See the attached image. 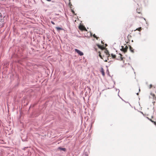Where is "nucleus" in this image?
I'll use <instances>...</instances> for the list:
<instances>
[{
	"label": "nucleus",
	"mask_w": 156,
	"mask_h": 156,
	"mask_svg": "<svg viewBox=\"0 0 156 156\" xmlns=\"http://www.w3.org/2000/svg\"><path fill=\"white\" fill-rule=\"evenodd\" d=\"M119 56L118 57L117 59L118 60L122 61L124 63L125 59V58L123 57L122 55L121 54L119 53Z\"/></svg>",
	"instance_id": "obj_1"
},
{
	"label": "nucleus",
	"mask_w": 156,
	"mask_h": 156,
	"mask_svg": "<svg viewBox=\"0 0 156 156\" xmlns=\"http://www.w3.org/2000/svg\"><path fill=\"white\" fill-rule=\"evenodd\" d=\"M128 49V47L127 45H126L125 48H124V46H122V49H121V50L125 53L127 52Z\"/></svg>",
	"instance_id": "obj_2"
},
{
	"label": "nucleus",
	"mask_w": 156,
	"mask_h": 156,
	"mask_svg": "<svg viewBox=\"0 0 156 156\" xmlns=\"http://www.w3.org/2000/svg\"><path fill=\"white\" fill-rule=\"evenodd\" d=\"M104 52L105 54L106 57L108 58H108L110 56V55L109 54V51L107 49H105L104 51Z\"/></svg>",
	"instance_id": "obj_3"
},
{
	"label": "nucleus",
	"mask_w": 156,
	"mask_h": 156,
	"mask_svg": "<svg viewBox=\"0 0 156 156\" xmlns=\"http://www.w3.org/2000/svg\"><path fill=\"white\" fill-rule=\"evenodd\" d=\"M75 50L76 52L77 53H78L80 55L82 56L83 55V52H81L79 50L75 49Z\"/></svg>",
	"instance_id": "obj_4"
},
{
	"label": "nucleus",
	"mask_w": 156,
	"mask_h": 156,
	"mask_svg": "<svg viewBox=\"0 0 156 156\" xmlns=\"http://www.w3.org/2000/svg\"><path fill=\"white\" fill-rule=\"evenodd\" d=\"M79 29L82 30H85L86 31H87L86 28L84 27V26H83V25H80L79 27Z\"/></svg>",
	"instance_id": "obj_5"
},
{
	"label": "nucleus",
	"mask_w": 156,
	"mask_h": 156,
	"mask_svg": "<svg viewBox=\"0 0 156 156\" xmlns=\"http://www.w3.org/2000/svg\"><path fill=\"white\" fill-rule=\"evenodd\" d=\"M99 56L101 59H103L105 62H107V60L106 59H104V58H103V57H104V56H103V57H102V56L101 55V54L100 52H99Z\"/></svg>",
	"instance_id": "obj_6"
},
{
	"label": "nucleus",
	"mask_w": 156,
	"mask_h": 156,
	"mask_svg": "<svg viewBox=\"0 0 156 156\" xmlns=\"http://www.w3.org/2000/svg\"><path fill=\"white\" fill-rule=\"evenodd\" d=\"M97 46L99 48L101 49L102 50H103V49H105V47L101 46V45H99V44H98Z\"/></svg>",
	"instance_id": "obj_7"
},
{
	"label": "nucleus",
	"mask_w": 156,
	"mask_h": 156,
	"mask_svg": "<svg viewBox=\"0 0 156 156\" xmlns=\"http://www.w3.org/2000/svg\"><path fill=\"white\" fill-rule=\"evenodd\" d=\"M151 95L152 97V98H153V99H154V100H156V97L155 95L154 94H153L152 93H151Z\"/></svg>",
	"instance_id": "obj_8"
},
{
	"label": "nucleus",
	"mask_w": 156,
	"mask_h": 156,
	"mask_svg": "<svg viewBox=\"0 0 156 156\" xmlns=\"http://www.w3.org/2000/svg\"><path fill=\"white\" fill-rule=\"evenodd\" d=\"M129 46V50L132 53H133L134 52V49H133V48H132L131 46Z\"/></svg>",
	"instance_id": "obj_9"
},
{
	"label": "nucleus",
	"mask_w": 156,
	"mask_h": 156,
	"mask_svg": "<svg viewBox=\"0 0 156 156\" xmlns=\"http://www.w3.org/2000/svg\"><path fill=\"white\" fill-rule=\"evenodd\" d=\"M137 12L138 13L140 14L141 13V11L140 9V8H139V9H137Z\"/></svg>",
	"instance_id": "obj_10"
},
{
	"label": "nucleus",
	"mask_w": 156,
	"mask_h": 156,
	"mask_svg": "<svg viewBox=\"0 0 156 156\" xmlns=\"http://www.w3.org/2000/svg\"><path fill=\"white\" fill-rule=\"evenodd\" d=\"M56 29L58 31L62 30V28L58 27H56Z\"/></svg>",
	"instance_id": "obj_11"
},
{
	"label": "nucleus",
	"mask_w": 156,
	"mask_h": 156,
	"mask_svg": "<svg viewBox=\"0 0 156 156\" xmlns=\"http://www.w3.org/2000/svg\"><path fill=\"white\" fill-rule=\"evenodd\" d=\"M101 73H102V75L103 76H104L105 75V73H104V70L103 68H102V69H101Z\"/></svg>",
	"instance_id": "obj_12"
},
{
	"label": "nucleus",
	"mask_w": 156,
	"mask_h": 156,
	"mask_svg": "<svg viewBox=\"0 0 156 156\" xmlns=\"http://www.w3.org/2000/svg\"><path fill=\"white\" fill-rule=\"evenodd\" d=\"M150 120L151 122H153V123H154V124L156 126V122L154 121H153V120H152L151 119H150Z\"/></svg>",
	"instance_id": "obj_13"
},
{
	"label": "nucleus",
	"mask_w": 156,
	"mask_h": 156,
	"mask_svg": "<svg viewBox=\"0 0 156 156\" xmlns=\"http://www.w3.org/2000/svg\"><path fill=\"white\" fill-rule=\"evenodd\" d=\"M111 55L113 58H115L116 56L115 55H113V54H111Z\"/></svg>",
	"instance_id": "obj_14"
},
{
	"label": "nucleus",
	"mask_w": 156,
	"mask_h": 156,
	"mask_svg": "<svg viewBox=\"0 0 156 156\" xmlns=\"http://www.w3.org/2000/svg\"><path fill=\"white\" fill-rule=\"evenodd\" d=\"M142 30V28L141 27H140L138 28H137L136 29V30H137L139 31H140Z\"/></svg>",
	"instance_id": "obj_15"
},
{
	"label": "nucleus",
	"mask_w": 156,
	"mask_h": 156,
	"mask_svg": "<svg viewBox=\"0 0 156 156\" xmlns=\"http://www.w3.org/2000/svg\"><path fill=\"white\" fill-rule=\"evenodd\" d=\"M59 149H60L61 150H62L63 151H66V149L65 148H62L61 147H59L58 148Z\"/></svg>",
	"instance_id": "obj_16"
},
{
	"label": "nucleus",
	"mask_w": 156,
	"mask_h": 156,
	"mask_svg": "<svg viewBox=\"0 0 156 156\" xmlns=\"http://www.w3.org/2000/svg\"><path fill=\"white\" fill-rule=\"evenodd\" d=\"M93 36L94 38H96L97 40H98V37H97L96 36L95 34L93 35Z\"/></svg>",
	"instance_id": "obj_17"
},
{
	"label": "nucleus",
	"mask_w": 156,
	"mask_h": 156,
	"mask_svg": "<svg viewBox=\"0 0 156 156\" xmlns=\"http://www.w3.org/2000/svg\"><path fill=\"white\" fill-rule=\"evenodd\" d=\"M152 87V84H150V85L149 88L150 89V88H151Z\"/></svg>",
	"instance_id": "obj_18"
},
{
	"label": "nucleus",
	"mask_w": 156,
	"mask_h": 156,
	"mask_svg": "<svg viewBox=\"0 0 156 156\" xmlns=\"http://www.w3.org/2000/svg\"><path fill=\"white\" fill-rule=\"evenodd\" d=\"M51 23H52V24L53 25H55V23L53 22L52 21H51Z\"/></svg>",
	"instance_id": "obj_19"
},
{
	"label": "nucleus",
	"mask_w": 156,
	"mask_h": 156,
	"mask_svg": "<svg viewBox=\"0 0 156 156\" xmlns=\"http://www.w3.org/2000/svg\"><path fill=\"white\" fill-rule=\"evenodd\" d=\"M72 12H73V13H74V12L73 10H72Z\"/></svg>",
	"instance_id": "obj_20"
},
{
	"label": "nucleus",
	"mask_w": 156,
	"mask_h": 156,
	"mask_svg": "<svg viewBox=\"0 0 156 156\" xmlns=\"http://www.w3.org/2000/svg\"><path fill=\"white\" fill-rule=\"evenodd\" d=\"M47 1L48 2H50L51 1V0H47Z\"/></svg>",
	"instance_id": "obj_21"
},
{
	"label": "nucleus",
	"mask_w": 156,
	"mask_h": 156,
	"mask_svg": "<svg viewBox=\"0 0 156 156\" xmlns=\"http://www.w3.org/2000/svg\"><path fill=\"white\" fill-rule=\"evenodd\" d=\"M131 37V36H129V35H128V37H128H128Z\"/></svg>",
	"instance_id": "obj_22"
},
{
	"label": "nucleus",
	"mask_w": 156,
	"mask_h": 156,
	"mask_svg": "<svg viewBox=\"0 0 156 156\" xmlns=\"http://www.w3.org/2000/svg\"><path fill=\"white\" fill-rule=\"evenodd\" d=\"M136 17H139V16H137V15H136Z\"/></svg>",
	"instance_id": "obj_23"
},
{
	"label": "nucleus",
	"mask_w": 156,
	"mask_h": 156,
	"mask_svg": "<svg viewBox=\"0 0 156 156\" xmlns=\"http://www.w3.org/2000/svg\"><path fill=\"white\" fill-rule=\"evenodd\" d=\"M72 5H71L70 6V8H71V6Z\"/></svg>",
	"instance_id": "obj_24"
},
{
	"label": "nucleus",
	"mask_w": 156,
	"mask_h": 156,
	"mask_svg": "<svg viewBox=\"0 0 156 156\" xmlns=\"http://www.w3.org/2000/svg\"><path fill=\"white\" fill-rule=\"evenodd\" d=\"M105 46H107V45L106 44H105Z\"/></svg>",
	"instance_id": "obj_25"
},
{
	"label": "nucleus",
	"mask_w": 156,
	"mask_h": 156,
	"mask_svg": "<svg viewBox=\"0 0 156 156\" xmlns=\"http://www.w3.org/2000/svg\"><path fill=\"white\" fill-rule=\"evenodd\" d=\"M101 43H102V44L103 43L102 41H101Z\"/></svg>",
	"instance_id": "obj_26"
},
{
	"label": "nucleus",
	"mask_w": 156,
	"mask_h": 156,
	"mask_svg": "<svg viewBox=\"0 0 156 156\" xmlns=\"http://www.w3.org/2000/svg\"><path fill=\"white\" fill-rule=\"evenodd\" d=\"M86 156H87V155Z\"/></svg>",
	"instance_id": "obj_27"
}]
</instances>
